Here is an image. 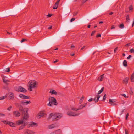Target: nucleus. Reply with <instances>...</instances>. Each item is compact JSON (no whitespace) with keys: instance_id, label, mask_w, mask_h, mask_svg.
<instances>
[{"instance_id":"f257e3e1","label":"nucleus","mask_w":134,"mask_h":134,"mask_svg":"<svg viewBox=\"0 0 134 134\" xmlns=\"http://www.w3.org/2000/svg\"><path fill=\"white\" fill-rule=\"evenodd\" d=\"M15 105L19 108V110L21 113L23 118L24 119H27L29 116L28 114V109L27 108H23V107L20 104L18 103H15Z\"/></svg>"},{"instance_id":"f03ea898","label":"nucleus","mask_w":134,"mask_h":134,"mask_svg":"<svg viewBox=\"0 0 134 134\" xmlns=\"http://www.w3.org/2000/svg\"><path fill=\"white\" fill-rule=\"evenodd\" d=\"M48 100L49 102L47 104V106L52 107L53 105L56 106L58 104L56 99L54 97H51L49 98Z\"/></svg>"},{"instance_id":"7ed1b4c3","label":"nucleus","mask_w":134,"mask_h":134,"mask_svg":"<svg viewBox=\"0 0 134 134\" xmlns=\"http://www.w3.org/2000/svg\"><path fill=\"white\" fill-rule=\"evenodd\" d=\"M29 85V90L30 91H32V88H34L37 87L36 86V82L35 81H30L28 83Z\"/></svg>"},{"instance_id":"20e7f679","label":"nucleus","mask_w":134,"mask_h":134,"mask_svg":"<svg viewBox=\"0 0 134 134\" xmlns=\"http://www.w3.org/2000/svg\"><path fill=\"white\" fill-rule=\"evenodd\" d=\"M15 90L18 92H21L23 93L26 92L27 91L26 90L20 86H19L18 88H16Z\"/></svg>"},{"instance_id":"39448f33","label":"nucleus","mask_w":134,"mask_h":134,"mask_svg":"<svg viewBox=\"0 0 134 134\" xmlns=\"http://www.w3.org/2000/svg\"><path fill=\"white\" fill-rule=\"evenodd\" d=\"M62 116V115L60 113H56L54 115L53 118V119H56V120H58Z\"/></svg>"},{"instance_id":"423d86ee","label":"nucleus","mask_w":134,"mask_h":134,"mask_svg":"<svg viewBox=\"0 0 134 134\" xmlns=\"http://www.w3.org/2000/svg\"><path fill=\"white\" fill-rule=\"evenodd\" d=\"M67 114L68 115L74 116H78L79 115L78 114H75L73 112L71 111H68L67 113Z\"/></svg>"},{"instance_id":"0eeeda50","label":"nucleus","mask_w":134,"mask_h":134,"mask_svg":"<svg viewBox=\"0 0 134 134\" xmlns=\"http://www.w3.org/2000/svg\"><path fill=\"white\" fill-rule=\"evenodd\" d=\"M13 114L16 117H19L21 115V114L18 111H13Z\"/></svg>"},{"instance_id":"6e6552de","label":"nucleus","mask_w":134,"mask_h":134,"mask_svg":"<svg viewBox=\"0 0 134 134\" xmlns=\"http://www.w3.org/2000/svg\"><path fill=\"white\" fill-rule=\"evenodd\" d=\"M24 134H33L34 132L28 129H26L24 130Z\"/></svg>"},{"instance_id":"1a4fd4ad","label":"nucleus","mask_w":134,"mask_h":134,"mask_svg":"<svg viewBox=\"0 0 134 134\" xmlns=\"http://www.w3.org/2000/svg\"><path fill=\"white\" fill-rule=\"evenodd\" d=\"M29 125L30 127H36L38 125L37 123L32 122H30Z\"/></svg>"},{"instance_id":"9d476101","label":"nucleus","mask_w":134,"mask_h":134,"mask_svg":"<svg viewBox=\"0 0 134 134\" xmlns=\"http://www.w3.org/2000/svg\"><path fill=\"white\" fill-rule=\"evenodd\" d=\"M87 103H84L83 104H82L79 106V108L77 109V110H79L82 109L83 108L85 107L87 105Z\"/></svg>"},{"instance_id":"9b49d317","label":"nucleus","mask_w":134,"mask_h":134,"mask_svg":"<svg viewBox=\"0 0 134 134\" xmlns=\"http://www.w3.org/2000/svg\"><path fill=\"white\" fill-rule=\"evenodd\" d=\"M8 125L12 127H15V124L14 123L12 122L9 121L8 124Z\"/></svg>"},{"instance_id":"f8f14e48","label":"nucleus","mask_w":134,"mask_h":134,"mask_svg":"<svg viewBox=\"0 0 134 134\" xmlns=\"http://www.w3.org/2000/svg\"><path fill=\"white\" fill-rule=\"evenodd\" d=\"M100 95H98L96 97H95L94 98V100L95 101L96 103L99 100V99L100 98Z\"/></svg>"},{"instance_id":"ddd939ff","label":"nucleus","mask_w":134,"mask_h":134,"mask_svg":"<svg viewBox=\"0 0 134 134\" xmlns=\"http://www.w3.org/2000/svg\"><path fill=\"white\" fill-rule=\"evenodd\" d=\"M9 94H10L9 97L10 98V99H14V96L13 93L11 92H10L9 93Z\"/></svg>"},{"instance_id":"4468645a","label":"nucleus","mask_w":134,"mask_h":134,"mask_svg":"<svg viewBox=\"0 0 134 134\" xmlns=\"http://www.w3.org/2000/svg\"><path fill=\"white\" fill-rule=\"evenodd\" d=\"M3 81L4 83L7 84H8V83L10 82L9 80L6 79L4 77L3 78Z\"/></svg>"},{"instance_id":"2eb2a0df","label":"nucleus","mask_w":134,"mask_h":134,"mask_svg":"<svg viewBox=\"0 0 134 134\" xmlns=\"http://www.w3.org/2000/svg\"><path fill=\"white\" fill-rule=\"evenodd\" d=\"M23 120H20L19 121H18L16 122V124L18 125H19L21 124H23V120H24V119L23 120V117L22 118Z\"/></svg>"},{"instance_id":"dca6fc26","label":"nucleus","mask_w":134,"mask_h":134,"mask_svg":"<svg viewBox=\"0 0 134 134\" xmlns=\"http://www.w3.org/2000/svg\"><path fill=\"white\" fill-rule=\"evenodd\" d=\"M104 74H102L98 78V80L99 81H101L102 80L104 77Z\"/></svg>"},{"instance_id":"f3484780","label":"nucleus","mask_w":134,"mask_h":134,"mask_svg":"<svg viewBox=\"0 0 134 134\" xmlns=\"http://www.w3.org/2000/svg\"><path fill=\"white\" fill-rule=\"evenodd\" d=\"M49 93H51L52 94H54L55 95L57 94V93L56 91L54 90H50Z\"/></svg>"},{"instance_id":"a211bd4d","label":"nucleus","mask_w":134,"mask_h":134,"mask_svg":"<svg viewBox=\"0 0 134 134\" xmlns=\"http://www.w3.org/2000/svg\"><path fill=\"white\" fill-rule=\"evenodd\" d=\"M26 126L25 124L24 123L23 124L19 129V130H20L24 128Z\"/></svg>"},{"instance_id":"6ab92c4d","label":"nucleus","mask_w":134,"mask_h":134,"mask_svg":"<svg viewBox=\"0 0 134 134\" xmlns=\"http://www.w3.org/2000/svg\"><path fill=\"white\" fill-rule=\"evenodd\" d=\"M84 98V96L82 95L79 100V103L81 104L82 103Z\"/></svg>"},{"instance_id":"aec40b11","label":"nucleus","mask_w":134,"mask_h":134,"mask_svg":"<svg viewBox=\"0 0 134 134\" xmlns=\"http://www.w3.org/2000/svg\"><path fill=\"white\" fill-rule=\"evenodd\" d=\"M44 114H45L42 112H40V114L37 116V117L39 118H40L41 117L43 116Z\"/></svg>"},{"instance_id":"412c9836","label":"nucleus","mask_w":134,"mask_h":134,"mask_svg":"<svg viewBox=\"0 0 134 134\" xmlns=\"http://www.w3.org/2000/svg\"><path fill=\"white\" fill-rule=\"evenodd\" d=\"M123 65L125 67H126L127 65V61L126 60H125L123 62Z\"/></svg>"},{"instance_id":"4be33fe9","label":"nucleus","mask_w":134,"mask_h":134,"mask_svg":"<svg viewBox=\"0 0 134 134\" xmlns=\"http://www.w3.org/2000/svg\"><path fill=\"white\" fill-rule=\"evenodd\" d=\"M1 121L4 124L6 125L8 124L9 122V121L8 120H2Z\"/></svg>"},{"instance_id":"5701e85b","label":"nucleus","mask_w":134,"mask_h":134,"mask_svg":"<svg viewBox=\"0 0 134 134\" xmlns=\"http://www.w3.org/2000/svg\"><path fill=\"white\" fill-rule=\"evenodd\" d=\"M123 83L127 84L128 83V78L127 77L125 78L123 80Z\"/></svg>"},{"instance_id":"b1692460","label":"nucleus","mask_w":134,"mask_h":134,"mask_svg":"<svg viewBox=\"0 0 134 134\" xmlns=\"http://www.w3.org/2000/svg\"><path fill=\"white\" fill-rule=\"evenodd\" d=\"M55 127V126L53 124L50 125H49L48 127L49 129H52L54 128Z\"/></svg>"},{"instance_id":"393cba45","label":"nucleus","mask_w":134,"mask_h":134,"mask_svg":"<svg viewBox=\"0 0 134 134\" xmlns=\"http://www.w3.org/2000/svg\"><path fill=\"white\" fill-rule=\"evenodd\" d=\"M131 81L134 82V71L132 75H131Z\"/></svg>"},{"instance_id":"a878e982","label":"nucleus","mask_w":134,"mask_h":134,"mask_svg":"<svg viewBox=\"0 0 134 134\" xmlns=\"http://www.w3.org/2000/svg\"><path fill=\"white\" fill-rule=\"evenodd\" d=\"M104 88L103 87H102L101 89L98 92V94L99 95L103 91Z\"/></svg>"},{"instance_id":"bb28decb","label":"nucleus","mask_w":134,"mask_h":134,"mask_svg":"<svg viewBox=\"0 0 134 134\" xmlns=\"http://www.w3.org/2000/svg\"><path fill=\"white\" fill-rule=\"evenodd\" d=\"M7 95H6L5 96H3L0 97V100H3L5 99L7 97Z\"/></svg>"},{"instance_id":"cd10ccee","label":"nucleus","mask_w":134,"mask_h":134,"mask_svg":"<svg viewBox=\"0 0 134 134\" xmlns=\"http://www.w3.org/2000/svg\"><path fill=\"white\" fill-rule=\"evenodd\" d=\"M119 26V28H120L121 29L123 28H124V24L123 23L121 24H120Z\"/></svg>"},{"instance_id":"c85d7f7f","label":"nucleus","mask_w":134,"mask_h":134,"mask_svg":"<svg viewBox=\"0 0 134 134\" xmlns=\"http://www.w3.org/2000/svg\"><path fill=\"white\" fill-rule=\"evenodd\" d=\"M25 96V95H23L22 94H20L19 95V97L22 99H24V96Z\"/></svg>"},{"instance_id":"c756f323","label":"nucleus","mask_w":134,"mask_h":134,"mask_svg":"<svg viewBox=\"0 0 134 134\" xmlns=\"http://www.w3.org/2000/svg\"><path fill=\"white\" fill-rule=\"evenodd\" d=\"M21 104L22 105H26V102L23 101H21Z\"/></svg>"},{"instance_id":"7c9ffc66","label":"nucleus","mask_w":134,"mask_h":134,"mask_svg":"<svg viewBox=\"0 0 134 134\" xmlns=\"http://www.w3.org/2000/svg\"><path fill=\"white\" fill-rule=\"evenodd\" d=\"M129 9L130 11H132L133 8L132 5H131L129 7Z\"/></svg>"},{"instance_id":"2f4dec72","label":"nucleus","mask_w":134,"mask_h":134,"mask_svg":"<svg viewBox=\"0 0 134 134\" xmlns=\"http://www.w3.org/2000/svg\"><path fill=\"white\" fill-rule=\"evenodd\" d=\"M58 5L57 4H56L55 3L54 6L53 7V9H57V8Z\"/></svg>"},{"instance_id":"473e14b6","label":"nucleus","mask_w":134,"mask_h":134,"mask_svg":"<svg viewBox=\"0 0 134 134\" xmlns=\"http://www.w3.org/2000/svg\"><path fill=\"white\" fill-rule=\"evenodd\" d=\"M126 21L127 22H129V21L128 20H130V19L129 18V16L128 15H127L126 16Z\"/></svg>"},{"instance_id":"72a5a7b5","label":"nucleus","mask_w":134,"mask_h":134,"mask_svg":"<svg viewBox=\"0 0 134 134\" xmlns=\"http://www.w3.org/2000/svg\"><path fill=\"white\" fill-rule=\"evenodd\" d=\"M31 97L30 96H26V95H25V96H24V99H28L30 98Z\"/></svg>"},{"instance_id":"f704fd0d","label":"nucleus","mask_w":134,"mask_h":134,"mask_svg":"<svg viewBox=\"0 0 134 134\" xmlns=\"http://www.w3.org/2000/svg\"><path fill=\"white\" fill-rule=\"evenodd\" d=\"M129 52L130 53H134V49L133 48H132L130 50Z\"/></svg>"},{"instance_id":"c9c22d12","label":"nucleus","mask_w":134,"mask_h":134,"mask_svg":"<svg viewBox=\"0 0 134 134\" xmlns=\"http://www.w3.org/2000/svg\"><path fill=\"white\" fill-rule=\"evenodd\" d=\"M109 102V103L110 102L114 103L115 102V100L114 99L112 100L110 99Z\"/></svg>"},{"instance_id":"e433bc0d","label":"nucleus","mask_w":134,"mask_h":134,"mask_svg":"<svg viewBox=\"0 0 134 134\" xmlns=\"http://www.w3.org/2000/svg\"><path fill=\"white\" fill-rule=\"evenodd\" d=\"M96 32V31L95 30L92 31L91 34V36H93L94 34Z\"/></svg>"},{"instance_id":"4c0bfd02","label":"nucleus","mask_w":134,"mask_h":134,"mask_svg":"<svg viewBox=\"0 0 134 134\" xmlns=\"http://www.w3.org/2000/svg\"><path fill=\"white\" fill-rule=\"evenodd\" d=\"M106 94H105L103 97V99L102 100V101H104L105 100V99H106Z\"/></svg>"},{"instance_id":"58836bf2","label":"nucleus","mask_w":134,"mask_h":134,"mask_svg":"<svg viewBox=\"0 0 134 134\" xmlns=\"http://www.w3.org/2000/svg\"><path fill=\"white\" fill-rule=\"evenodd\" d=\"M78 13V12H74L73 16H76L77 15Z\"/></svg>"},{"instance_id":"ea45409f","label":"nucleus","mask_w":134,"mask_h":134,"mask_svg":"<svg viewBox=\"0 0 134 134\" xmlns=\"http://www.w3.org/2000/svg\"><path fill=\"white\" fill-rule=\"evenodd\" d=\"M5 116L4 114L0 113V117H4Z\"/></svg>"},{"instance_id":"a19ab883","label":"nucleus","mask_w":134,"mask_h":134,"mask_svg":"<svg viewBox=\"0 0 134 134\" xmlns=\"http://www.w3.org/2000/svg\"><path fill=\"white\" fill-rule=\"evenodd\" d=\"M71 110L73 111H77L78 110H77V109L76 108H71Z\"/></svg>"},{"instance_id":"79ce46f5","label":"nucleus","mask_w":134,"mask_h":134,"mask_svg":"<svg viewBox=\"0 0 134 134\" xmlns=\"http://www.w3.org/2000/svg\"><path fill=\"white\" fill-rule=\"evenodd\" d=\"M54 115L53 113H51L50 114L49 118H50L52 117H53Z\"/></svg>"},{"instance_id":"37998d69","label":"nucleus","mask_w":134,"mask_h":134,"mask_svg":"<svg viewBox=\"0 0 134 134\" xmlns=\"http://www.w3.org/2000/svg\"><path fill=\"white\" fill-rule=\"evenodd\" d=\"M54 115L53 113H51L50 114L49 118H50L52 117H53Z\"/></svg>"},{"instance_id":"c03bdc74","label":"nucleus","mask_w":134,"mask_h":134,"mask_svg":"<svg viewBox=\"0 0 134 134\" xmlns=\"http://www.w3.org/2000/svg\"><path fill=\"white\" fill-rule=\"evenodd\" d=\"M27 41V40L25 39H23L21 40V42H25Z\"/></svg>"},{"instance_id":"a18cd8bd","label":"nucleus","mask_w":134,"mask_h":134,"mask_svg":"<svg viewBox=\"0 0 134 134\" xmlns=\"http://www.w3.org/2000/svg\"><path fill=\"white\" fill-rule=\"evenodd\" d=\"M122 96H123L124 97L126 98H127L128 97V96H126L125 94H122Z\"/></svg>"},{"instance_id":"49530a36","label":"nucleus","mask_w":134,"mask_h":134,"mask_svg":"<svg viewBox=\"0 0 134 134\" xmlns=\"http://www.w3.org/2000/svg\"><path fill=\"white\" fill-rule=\"evenodd\" d=\"M129 115V114L128 113H127V114H126V117H125V120H127V118H128V117Z\"/></svg>"},{"instance_id":"de8ad7c7","label":"nucleus","mask_w":134,"mask_h":134,"mask_svg":"<svg viewBox=\"0 0 134 134\" xmlns=\"http://www.w3.org/2000/svg\"><path fill=\"white\" fill-rule=\"evenodd\" d=\"M101 34L99 33H98L97 35L96 36L97 37H101Z\"/></svg>"},{"instance_id":"09e8293b","label":"nucleus","mask_w":134,"mask_h":134,"mask_svg":"<svg viewBox=\"0 0 134 134\" xmlns=\"http://www.w3.org/2000/svg\"><path fill=\"white\" fill-rule=\"evenodd\" d=\"M131 43H130L127 44L126 45H125V47H129L130 46V44Z\"/></svg>"},{"instance_id":"8fccbe9b","label":"nucleus","mask_w":134,"mask_h":134,"mask_svg":"<svg viewBox=\"0 0 134 134\" xmlns=\"http://www.w3.org/2000/svg\"><path fill=\"white\" fill-rule=\"evenodd\" d=\"M75 19V18H71L70 20V22H72L74 21Z\"/></svg>"},{"instance_id":"3c124183","label":"nucleus","mask_w":134,"mask_h":134,"mask_svg":"<svg viewBox=\"0 0 134 134\" xmlns=\"http://www.w3.org/2000/svg\"><path fill=\"white\" fill-rule=\"evenodd\" d=\"M6 69L7 70H6L5 71V72H10V68H7Z\"/></svg>"},{"instance_id":"603ef678","label":"nucleus","mask_w":134,"mask_h":134,"mask_svg":"<svg viewBox=\"0 0 134 134\" xmlns=\"http://www.w3.org/2000/svg\"><path fill=\"white\" fill-rule=\"evenodd\" d=\"M125 134H128V131L126 129L125 130Z\"/></svg>"},{"instance_id":"864d4df0","label":"nucleus","mask_w":134,"mask_h":134,"mask_svg":"<svg viewBox=\"0 0 134 134\" xmlns=\"http://www.w3.org/2000/svg\"><path fill=\"white\" fill-rule=\"evenodd\" d=\"M12 107L11 106L9 107L8 108H7V110L9 111H10L11 110V109Z\"/></svg>"},{"instance_id":"5fc2aeb1","label":"nucleus","mask_w":134,"mask_h":134,"mask_svg":"<svg viewBox=\"0 0 134 134\" xmlns=\"http://www.w3.org/2000/svg\"><path fill=\"white\" fill-rule=\"evenodd\" d=\"M132 56L131 55H129L127 57V59H129Z\"/></svg>"},{"instance_id":"6e6d98bb","label":"nucleus","mask_w":134,"mask_h":134,"mask_svg":"<svg viewBox=\"0 0 134 134\" xmlns=\"http://www.w3.org/2000/svg\"><path fill=\"white\" fill-rule=\"evenodd\" d=\"M60 1V0H57V2L55 3L56 4H57L58 5L59 4V2Z\"/></svg>"},{"instance_id":"4d7b16f0","label":"nucleus","mask_w":134,"mask_h":134,"mask_svg":"<svg viewBox=\"0 0 134 134\" xmlns=\"http://www.w3.org/2000/svg\"><path fill=\"white\" fill-rule=\"evenodd\" d=\"M118 48L116 47L114 49V52L115 53L116 52V51L118 49Z\"/></svg>"},{"instance_id":"13d9d810","label":"nucleus","mask_w":134,"mask_h":134,"mask_svg":"<svg viewBox=\"0 0 134 134\" xmlns=\"http://www.w3.org/2000/svg\"><path fill=\"white\" fill-rule=\"evenodd\" d=\"M26 105H27L29 104H30L31 103V102L30 101H26Z\"/></svg>"},{"instance_id":"bf43d9fd","label":"nucleus","mask_w":134,"mask_h":134,"mask_svg":"<svg viewBox=\"0 0 134 134\" xmlns=\"http://www.w3.org/2000/svg\"><path fill=\"white\" fill-rule=\"evenodd\" d=\"M52 15V14H49L48 15H47V16H48L49 17H51Z\"/></svg>"},{"instance_id":"052dcab7","label":"nucleus","mask_w":134,"mask_h":134,"mask_svg":"<svg viewBox=\"0 0 134 134\" xmlns=\"http://www.w3.org/2000/svg\"><path fill=\"white\" fill-rule=\"evenodd\" d=\"M125 110V109H124V110H123L121 112V113H120V115H121L123 113V112Z\"/></svg>"},{"instance_id":"680f3d73","label":"nucleus","mask_w":134,"mask_h":134,"mask_svg":"<svg viewBox=\"0 0 134 134\" xmlns=\"http://www.w3.org/2000/svg\"><path fill=\"white\" fill-rule=\"evenodd\" d=\"M93 100V98H91L90 99L88 100V101L89 102H91L92 101V100Z\"/></svg>"},{"instance_id":"e2e57ef3","label":"nucleus","mask_w":134,"mask_h":134,"mask_svg":"<svg viewBox=\"0 0 134 134\" xmlns=\"http://www.w3.org/2000/svg\"><path fill=\"white\" fill-rule=\"evenodd\" d=\"M115 28V27H114V25L112 26L111 27V29H114Z\"/></svg>"},{"instance_id":"0e129e2a","label":"nucleus","mask_w":134,"mask_h":134,"mask_svg":"<svg viewBox=\"0 0 134 134\" xmlns=\"http://www.w3.org/2000/svg\"><path fill=\"white\" fill-rule=\"evenodd\" d=\"M87 1L86 0H83L82 3L83 4L85 3Z\"/></svg>"},{"instance_id":"69168bd1","label":"nucleus","mask_w":134,"mask_h":134,"mask_svg":"<svg viewBox=\"0 0 134 134\" xmlns=\"http://www.w3.org/2000/svg\"><path fill=\"white\" fill-rule=\"evenodd\" d=\"M85 47V46H83L81 48V50H82Z\"/></svg>"},{"instance_id":"338daca9","label":"nucleus","mask_w":134,"mask_h":134,"mask_svg":"<svg viewBox=\"0 0 134 134\" xmlns=\"http://www.w3.org/2000/svg\"><path fill=\"white\" fill-rule=\"evenodd\" d=\"M52 27V26H50L48 28V29H51Z\"/></svg>"},{"instance_id":"774afa93","label":"nucleus","mask_w":134,"mask_h":134,"mask_svg":"<svg viewBox=\"0 0 134 134\" xmlns=\"http://www.w3.org/2000/svg\"><path fill=\"white\" fill-rule=\"evenodd\" d=\"M134 26V21L132 24V27H133Z\"/></svg>"}]
</instances>
